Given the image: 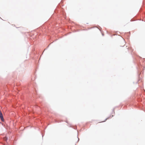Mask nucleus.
<instances>
[{
	"mask_svg": "<svg viewBox=\"0 0 145 145\" xmlns=\"http://www.w3.org/2000/svg\"><path fill=\"white\" fill-rule=\"evenodd\" d=\"M0 117L1 119V120L2 121H4V119L2 113L0 110Z\"/></svg>",
	"mask_w": 145,
	"mask_h": 145,
	"instance_id": "obj_1",
	"label": "nucleus"
}]
</instances>
